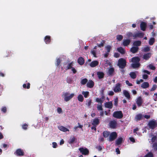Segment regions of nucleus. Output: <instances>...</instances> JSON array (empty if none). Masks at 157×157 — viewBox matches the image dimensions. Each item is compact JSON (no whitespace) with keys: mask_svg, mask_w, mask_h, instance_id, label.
<instances>
[{"mask_svg":"<svg viewBox=\"0 0 157 157\" xmlns=\"http://www.w3.org/2000/svg\"><path fill=\"white\" fill-rule=\"evenodd\" d=\"M153 154L150 152L148 153L147 154L145 155L144 157H153Z\"/></svg>","mask_w":157,"mask_h":157,"instance_id":"79ce46f5","label":"nucleus"},{"mask_svg":"<svg viewBox=\"0 0 157 157\" xmlns=\"http://www.w3.org/2000/svg\"><path fill=\"white\" fill-rule=\"evenodd\" d=\"M133 34L131 32H128L126 34V36L128 38H130L132 36H133Z\"/></svg>","mask_w":157,"mask_h":157,"instance_id":"de8ad7c7","label":"nucleus"},{"mask_svg":"<svg viewBox=\"0 0 157 157\" xmlns=\"http://www.w3.org/2000/svg\"><path fill=\"white\" fill-rule=\"evenodd\" d=\"M91 52L94 57H96V52L94 50H91Z\"/></svg>","mask_w":157,"mask_h":157,"instance_id":"6e6d98bb","label":"nucleus"},{"mask_svg":"<svg viewBox=\"0 0 157 157\" xmlns=\"http://www.w3.org/2000/svg\"><path fill=\"white\" fill-rule=\"evenodd\" d=\"M78 126H75L73 128L74 131L75 132H77L78 131V128L82 129L83 125L80 124L79 123H78Z\"/></svg>","mask_w":157,"mask_h":157,"instance_id":"b1692460","label":"nucleus"},{"mask_svg":"<svg viewBox=\"0 0 157 157\" xmlns=\"http://www.w3.org/2000/svg\"><path fill=\"white\" fill-rule=\"evenodd\" d=\"M97 109L98 110H102V108L101 105H98L97 106Z\"/></svg>","mask_w":157,"mask_h":157,"instance_id":"864d4df0","label":"nucleus"},{"mask_svg":"<svg viewBox=\"0 0 157 157\" xmlns=\"http://www.w3.org/2000/svg\"><path fill=\"white\" fill-rule=\"evenodd\" d=\"M99 123V120L98 118H95L93 120L92 124L96 126Z\"/></svg>","mask_w":157,"mask_h":157,"instance_id":"c756f323","label":"nucleus"},{"mask_svg":"<svg viewBox=\"0 0 157 157\" xmlns=\"http://www.w3.org/2000/svg\"><path fill=\"white\" fill-rule=\"evenodd\" d=\"M149 68L152 70H155V67L152 64H150L149 65Z\"/></svg>","mask_w":157,"mask_h":157,"instance_id":"603ef678","label":"nucleus"},{"mask_svg":"<svg viewBox=\"0 0 157 157\" xmlns=\"http://www.w3.org/2000/svg\"><path fill=\"white\" fill-rule=\"evenodd\" d=\"M155 41V38L153 37H151L150 39V40H149V44L150 45H152L153 44Z\"/></svg>","mask_w":157,"mask_h":157,"instance_id":"f704fd0d","label":"nucleus"},{"mask_svg":"<svg viewBox=\"0 0 157 157\" xmlns=\"http://www.w3.org/2000/svg\"><path fill=\"white\" fill-rule=\"evenodd\" d=\"M150 48L149 47L147 46L144 48V49H142V51L145 52H147L150 51Z\"/></svg>","mask_w":157,"mask_h":157,"instance_id":"ea45409f","label":"nucleus"},{"mask_svg":"<svg viewBox=\"0 0 157 157\" xmlns=\"http://www.w3.org/2000/svg\"><path fill=\"white\" fill-rule=\"evenodd\" d=\"M140 66V64L139 63H133L131 64V66L133 68H138Z\"/></svg>","mask_w":157,"mask_h":157,"instance_id":"7c9ffc66","label":"nucleus"},{"mask_svg":"<svg viewBox=\"0 0 157 157\" xmlns=\"http://www.w3.org/2000/svg\"><path fill=\"white\" fill-rule=\"evenodd\" d=\"M86 85L87 87L89 88H92L94 86V82L91 80H89L87 83Z\"/></svg>","mask_w":157,"mask_h":157,"instance_id":"f3484780","label":"nucleus"},{"mask_svg":"<svg viewBox=\"0 0 157 157\" xmlns=\"http://www.w3.org/2000/svg\"><path fill=\"white\" fill-rule=\"evenodd\" d=\"M88 82V79L86 78H84L82 79L80 82L81 84L82 85H84L87 83Z\"/></svg>","mask_w":157,"mask_h":157,"instance_id":"c9c22d12","label":"nucleus"},{"mask_svg":"<svg viewBox=\"0 0 157 157\" xmlns=\"http://www.w3.org/2000/svg\"><path fill=\"white\" fill-rule=\"evenodd\" d=\"M63 95L64 98H72L74 97V94L73 93L70 94L69 93L66 92L64 93Z\"/></svg>","mask_w":157,"mask_h":157,"instance_id":"0eeeda50","label":"nucleus"},{"mask_svg":"<svg viewBox=\"0 0 157 157\" xmlns=\"http://www.w3.org/2000/svg\"><path fill=\"white\" fill-rule=\"evenodd\" d=\"M91 100H89L87 102V103H86V104L88 106H90L91 105Z\"/></svg>","mask_w":157,"mask_h":157,"instance_id":"338daca9","label":"nucleus"},{"mask_svg":"<svg viewBox=\"0 0 157 157\" xmlns=\"http://www.w3.org/2000/svg\"><path fill=\"white\" fill-rule=\"evenodd\" d=\"M106 50L107 51V52L109 53L111 49V47L110 45H107L105 47Z\"/></svg>","mask_w":157,"mask_h":157,"instance_id":"a19ab883","label":"nucleus"},{"mask_svg":"<svg viewBox=\"0 0 157 157\" xmlns=\"http://www.w3.org/2000/svg\"><path fill=\"white\" fill-rule=\"evenodd\" d=\"M114 93L113 91H109L108 92V94L110 96H113L114 95Z\"/></svg>","mask_w":157,"mask_h":157,"instance_id":"5fc2aeb1","label":"nucleus"},{"mask_svg":"<svg viewBox=\"0 0 157 157\" xmlns=\"http://www.w3.org/2000/svg\"><path fill=\"white\" fill-rule=\"evenodd\" d=\"M73 62L69 63L66 68V70H67L72 68L73 67L72 66H73Z\"/></svg>","mask_w":157,"mask_h":157,"instance_id":"473e14b6","label":"nucleus"},{"mask_svg":"<svg viewBox=\"0 0 157 157\" xmlns=\"http://www.w3.org/2000/svg\"><path fill=\"white\" fill-rule=\"evenodd\" d=\"M77 62L80 65H82L85 63V59L83 58L80 56L78 59Z\"/></svg>","mask_w":157,"mask_h":157,"instance_id":"6e6552de","label":"nucleus"},{"mask_svg":"<svg viewBox=\"0 0 157 157\" xmlns=\"http://www.w3.org/2000/svg\"><path fill=\"white\" fill-rule=\"evenodd\" d=\"M114 72V69L113 67L110 68L108 70L107 75L109 76H112Z\"/></svg>","mask_w":157,"mask_h":157,"instance_id":"f8f14e48","label":"nucleus"},{"mask_svg":"<svg viewBox=\"0 0 157 157\" xmlns=\"http://www.w3.org/2000/svg\"><path fill=\"white\" fill-rule=\"evenodd\" d=\"M117 50L118 52L122 54H124L125 53V50L122 47H120L117 48Z\"/></svg>","mask_w":157,"mask_h":157,"instance_id":"c85d7f7f","label":"nucleus"},{"mask_svg":"<svg viewBox=\"0 0 157 157\" xmlns=\"http://www.w3.org/2000/svg\"><path fill=\"white\" fill-rule=\"evenodd\" d=\"M104 90H102L101 91V95L102 96L101 98H105V96L104 94Z\"/></svg>","mask_w":157,"mask_h":157,"instance_id":"4d7b16f0","label":"nucleus"},{"mask_svg":"<svg viewBox=\"0 0 157 157\" xmlns=\"http://www.w3.org/2000/svg\"><path fill=\"white\" fill-rule=\"evenodd\" d=\"M131 42L130 39H126L123 40L122 43L123 45L124 46H127Z\"/></svg>","mask_w":157,"mask_h":157,"instance_id":"ddd939ff","label":"nucleus"},{"mask_svg":"<svg viewBox=\"0 0 157 157\" xmlns=\"http://www.w3.org/2000/svg\"><path fill=\"white\" fill-rule=\"evenodd\" d=\"M123 141V138L121 137H120L118 138L116 141V144L117 145H119L121 144Z\"/></svg>","mask_w":157,"mask_h":157,"instance_id":"cd10ccee","label":"nucleus"},{"mask_svg":"<svg viewBox=\"0 0 157 157\" xmlns=\"http://www.w3.org/2000/svg\"><path fill=\"white\" fill-rule=\"evenodd\" d=\"M30 83H27V86H26V84H24L23 85V87L24 88L29 89L30 88Z\"/></svg>","mask_w":157,"mask_h":157,"instance_id":"58836bf2","label":"nucleus"},{"mask_svg":"<svg viewBox=\"0 0 157 157\" xmlns=\"http://www.w3.org/2000/svg\"><path fill=\"white\" fill-rule=\"evenodd\" d=\"M117 65L119 68L124 69L127 65L126 60L123 58H120L117 61Z\"/></svg>","mask_w":157,"mask_h":157,"instance_id":"f257e3e1","label":"nucleus"},{"mask_svg":"<svg viewBox=\"0 0 157 157\" xmlns=\"http://www.w3.org/2000/svg\"><path fill=\"white\" fill-rule=\"evenodd\" d=\"M105 107L111 109L113 107L112 103L111 102H107L105 104Z\"/></svg>","mask_w":157,"mask_h":157,"instance_id":"4be33fe9","label":"nucleus"},{"mask_svg":"<svg viewBox=\"0 0 157 157\" xmlns=\"http://www.w3.org/2000/svg\"><path fill=\"white\" fill-rule=\"evenodd\" d=\"M149 86V84L148 82H144L141 85V87L144 89H146Z\"/></svg>","mask_w":157,"mask_h":157,"instance_id":"412c9836","label":"nucleus"},{"mask_svg":"<svg viewBox=\"0 0 157 157\" xmlns=\"http://www.w3.org/2000/svg\"><path fill=\"white\" fill-rule=\"evenodd\" d=\"M147 125L150 128L153 129L157 126V122L156 120L152 119L149 121Z\"/></svg>","mask_w":157,"mask_h":157,"instance_id":"f03ea898","label":"nucleus"},{"mask_svg":"<svg viewBox=\"0 0 157 157\" xmlns=\"http://www.w3.org/2000/svg\"><path fill=\"white\" fill-rule=\"evenodd\" d=\"M143 102L142 99H137L136 101V103L137 105L139 106H140Z\"/></svg>","mask_w":157,"mask_h":157,"instance_id":"e433bc0d","label":"nucleus"},{"mask_svg":"<svg viewBox=\"0 0 157 157\" xmlns=\"http://www.w3.org/2000/svg\"><path fill=\"white\" fill-rule=\"evenodd\" d=\"M144 118V115L140 113L136 115L135 119L136 121H138Z\"/></svg>","mask_w":157,"mask_h":157,"instance_id":"1a4fd4ad","label":"nucleus"},{"mask_svg":"<svg viewBox=\"0 0 157 157\" xmlns=\"http://www.w3.org/2000/svg\"><path fill=\"white\" fill-rule=\"evenodd\" d=\"M79 151L83 155H87L89 153L88 150L86 148L81 147L79 149Z\"/></svg>","mask_w":157,"mask_h":157,"instance_id":"423d86ee","label":"nucleus"},{"mask_svg":"<svg viewBox=\"0 0 157 157\" xmlns=\"http://www.w3.org/2000/svg\"><path fill=\"white\" fill-rule=\"evenodd\" d=\"M57 111L59 113H60L62 112V109L60 108H58L57 109Z\"/></svg>","mask_w":157,"mask_h":157,"instance_id":"680f3d73","label":"nucleus"},{"mask_svg":"<svg viewBox=\"0 0 157 157\" xmlns=\"http://www.w3.org/2000/svg\"><path fill=\"white\" fill-rule=\"evenodd\" d=\"M61 62V60L59 58L57 59L56 61V65L57 67L59 65Z\"/></svg>","mask_w":157,"mask_h":157,"instance_id":"49530a36","label":"nucleus"},{"mask_svg":"<svg viewBox=\"0 0 157 157\" xmlns=\"http://www.w3.org/2000/svg\"><path fill=\"white\" fill-rule=\"evenodd\" d=\"M58 128L60 130L63 132H65L67 131H69V130L68 128L62 126H59Z\"/></svg>","mask_w":157,"mask_h":157,"instance_id":"aec40b11","label":"nucleus"},{"mask_svg":"<svg viewBox=\"0 0 157 157\" xmlns=\"http://www.w3.org/2000/svg\"><path fill=\"white\" fill-rule=\"evenodd\" d=\"M125 82L126 84H127L128 86H132V83H130L128 81L126 80Z\"/></svg>","mask_w":157,"mask_h":157,"instance_id":"e2e57ef3","label":"nucleus"},{"mask_svg":"<svg viewBox=\"0 0 157 157\" xmlns=\"http://www.w3.org/2000/svg\"><path fill=\"white\" fill-rule=\"evenodd\" d=\"M151 53H147L144 55L143 59L146 60H148L151 57Z\"/></svg>","mask_w":157,"mask_h":157,"instance_id":"a211bd4d","label":"nucleus"},{"mask_svg":"<svg viewBox=\"0 0 157 157\" xmlns=\"http://www.w3.org/2000/svg\"><path fill=\"white\" fill-rule=\"evenodd\" d=\"M121 84L120 83H117L113 89V91L116 93L120 92L121 90Z\"/></svg>","mask_w":157,"mask_h":157,"instance_id":"20e7f679","label":"nucleus"},{"mask_svg":"<svg viewBox=\"0 0 157 157\" xmlns=\"http://www.w3.org/2000/svg\"><path fill=\"white\" fill-rule=\"evenodd\" d=\"M139 49V48L138 47H132L130 49V52L134 54L138 52Z\"/></svg>","mask_w":157,"mask_h":157,"instance_id":"4468645a","label":"nucleus"},{"mask_svg":"<svg viewBox=\"0 0 157 157\" xmlns=\"http://www.w3.org/2000/svg\"><path fill=\"white\" fill-rule=\"evenodd\" d=\"M71 70L74 74H75L77 72V71L75 69V68L73 67L72 68Z\"/></svg>","mask_w":157,"mask_h":157,"instance_id":"69168bd1","label":"nucleus"},{"mask_svg":"<svg viewBox=\"0 0 157 157\" xmlns=\"http://www.w3.org/2000/svg\"><path fill=\"white\" fill-rule=\"evenodd\" d=\"M16 153L17 155L18 156H22L24 155V152L21 149H20L16 150Z\"/></svg>","mask_w":157,"mask_h":157,"instance_id":"5701e85b","label":"nucleus"},{"mask_svg":"<svg viewBox=\"0 0 157 157\" xmlns=\"http://www.w3.org/2000/svg\"><path fill=\"white\" fill-rule=\"evenodd\" d=\"M123 38V36L121 35L117 36V39L119 41H121Z\"/></svg>","mask_w":157,"mask_h":157,"instance_id":"37998d69","label":"nucleus"},{"mask_svg":"<svg viewBox=\"0 0 157 157\" xmlns=\"http://www.w3.org/2000/svg\"><path fill=\"white\" fill-rule=\"evenodd\" d=\"M123 93L125 96L127 98H130V96L129 93L126 90L123 91Z\"/></svg>","mask_w":157,"mask_h":157,"instance_id":"bb28decb","label":"nucleus"},{"mask_svg":"<svg viewBox=\"0 0 157 157\" xmlns=\"http://www.w3.org/2000/svg\"><path fill=\"white\" fill-rule=\"evenodd\" d=\"M82 94L84 95V97L85 98H87L89 94L88 91H83Z\"/></svg>","mask_w":157,"mask_h":157,"instance_id":"a18cd8bd","label":"nucleus"},{"mask_svg":"<svg viewBox=\"0 0 157 157\" xmlns=\"http://www.w3.org/2000/svg\"><path fill=\"white\" fill-rule=\"evenodd\" d=\"M138 37L140 38H143L144 35V33H138Z\"/></svg>","mask_w":157,"mask_h":157,"instance_id":"8fccbe9b","label":"nucleus"},{"mask_svg":"<svg viewBox=\"0 0 157 157\" xmlns=\"http://www.w3.org/2000/svg\"><path fill=\"white\" fill-rule=\"evenodd\" d=\"M28 125L27 124H25L22 126V128L23 129H26L27 128Z\"/></svg>","mask_w":157,"mask_h":157,"instance_id":"774afa93","label":"nucleus"},{"mask_svg":"<svg viewBox=\"0 0 157 157\" xmlns=\"http://www.w3.org/2000/svg\"><path fill=\"white\" fill-rule=\"evenodd\" d=\"M143 78L144 79H146L148 78V76L146 74H144L143 75Z\"/></svg>","mask_w":157,"mask_h":157,"instance_id":"bf43d9fd","label":"nucleus"},{"mask_svg":"<svg viewBox=\"0 0 157 157\" xmlns=\"http://www.w3.org/2000/svg\"><path fill=\"white\" fill-rule=\"evenodd\" d=\"M44 41L46 44H49L51 42V36H46L44 37Z\"/></svg>","mask_w":157,"mask_h":157,"instance_id":"9b49d317","label":"nucleus"},{"mask_svg":"<svg viewBox=\"0 0 157 157\" xmlns=\"http://www.w3.org/2000/svg\"><path fill=\"white\" fill-rule=\"evenodd\" d=\"M66 81L69 84L72 83L73 82L72 78L70 77H67V78Z\"/></svg>","mask_w":157,"mask_h":157,"instance_id":"72a5a7b5","label":"nucleus"},{"mask_svg":"<svg viewBox=\"0 0 157 157\" xmlns=\"http://www.w3.org/2000/svg\"><path fill=\"white\" fill-rule=\"evenodd\" d=\"M141 44V42L140 40L135 41L133 42V45L136 47L140 46Z\"/></svg>","mask_w":157,"mask_h":157,"instance_id":"393cba45","label":"nucleus"},{"mask_svg":"<svg viewBox=\"0 0 157 157\" xmlns=\"http://www.w3.org/2000/svg\"><path fill=\"white\" fill-rule=\"evenodd\" d=\"M53 147L54 148L56 147L57 146V143L56 142H53L52 143Z\"/></svg>","mask_w":157,"mask_h":157,"instance_id":"0e129e2a","label":"nucleus"},{"mask_svg":"<svg viewBox=\"0 0 157 157\" xmlns=\"http://www.w3.org/2000/svg\"><path fill=\"white\" fill-rule=\"evenodd\" d=\"M146 23L144 22H141L140 24V27L141 29L143 31H145L146 30Z\"/></svg>","mask_w":157,"mask_h":157,"instance_id":"9d476101","label":"nucleus"},{"mask_svg":"<svg viewBox=\"0 0 157 157\" xmlns=\"http://www.w3.org/2000/svg\"><path fill=\"white\" fill-rule=\"evenodd\" d=\"M109 135V132L107 131L104 132L103 133V135L105 137H108Z\"/></svg>","mask_w":157,"mask_h":157,"instance_id":"c03bdc74","label":"nucleus"},{"mask_svg":"<svg viewBox=\"0 0 157 157\" xmlns=\"http://www.w3.org/2000/svg\"><path fill=\"white\" fill-rule=\"evenodd\" d=\"M140 61V59L138 57H134L132 59V61L134 63H139Z\"/></svg>","mask_w":157,"mask_h":157,"instance_id":"6ab92c4d","label":"nucleus"},{"mask_svg":"<svg viewBox=\"0 0 157 157\" xmlns=\"http://www.w3.org/2000/svg\"><path fill=\"white\" fill-rule=\"evenodd\" d=\"M96 101L100 103L101 104L102 102L103 101L101 99H96Z\"/></svg>","mask_w":157,"mask_h":157,"instance_id":"13d9d810","label":"nucleus"},{"mask_svg":"<svg viewBox=\"0 0 157 157\" xmlns=\"http://www.w3.org/2000/svg\"><path fill=\"white\" fill-rule=\"evenodd\" d=\"M97 75L99 79H101L104 78V74L102 72H98L97 73Z\"/></svg>","mask_w":157,"mask_h":157,"instance_id":"a878e982","label":"nucleus"},{"mask_svg":"<svg viewBox=\"0 0 157 157\" xmlns=\"http://www.w3.org/2000/svg\"><path fill=\"white\" fill-rule=\"evenodd\" d=\"M153 148L154 150L156 151L157 150V144L156 143H154L152 145Z\"/></svg>","mask_w":157,"mask_h":157,"instance_id":"3c124183","label":"nucleus"},{"mask_svg":"<svg viewBox=\"0 0 157 157\" xmlns=\"http://www.w3.org/2000/svg\"><path fill=\"white\" fill-rule=\"evenodd\" d=\"M157 87V85L155 84L153 85L152 86V87L150 90V91H153L155 90Z\"/></svg>","mask_w":157,"mask_h":157,"instance_id":"09e8293b","label":"nucleus"},{"mask_svg":"<svg viewBox=\"0 0 157 157\" xmlns=\"http://www.w3.org/2000/svg\"><path fill=\"white\" fill-rule=\"evenodd\" d=\"M99 62L97 60H94L92 61L90 64V66L93 67H96L98 65Z\"/></svg>","mask_w":157,"mask_h":157,"instance_id":"dca6fc26","label":"nucleus"},{"mask_svg":"<svg viewBox=\"0 0 157 157\" xmlns=\"http://www.w3.org/2000/svg\"><path fill=\"white\" fill-rule=\"evenodd\" d=\"M113 116L118 119H121L123 117V114L121 111L114 112L113 114Z\"/></svg>","mask_w":157,"mask_h":157,"instance_id":"7ed1b4c3","label":"nucleus"},{"mask_svg":"<svg viewBox=\"0 0 157 157\" xmlns=\"http://www.w3.org/2000/svg\"><path fill=\"white\" fill-rule=\"evenodd\" d=\"M117 136V134L115 132H112L109 135V140L112 141L115 140Z\"/></svg>","mask_w":157,"mask_h":157,"instance_id":"39448f33","label":"nucleus"},{"mask_svg":"<svg viewBox=\"0 0 157 157\" xmlns=\"http://www.w3.org/2000/svg\"><path fill=\"white\" fill-rule=\"evenodd\" d=\"M120 56V54L118 53H115L114 54V57L116 58H118Z\"/></svg>","mask_w":157,"mask_h":157,"instance_id":"052dcab7","label":"nucleus"},{"mask_svg":"<svg viewBox=\"0 0 157 157\" xmlns=\"http://www.w3.org/2000/svg\"><path fill=\"white\" fill-rule=\"evenodd\" d=\"M105 43V40H102L100 44H99L97 43V46L100 48H101L102 47H103L104 46V44Z\"/></svg>","mask_w":157,"mask_h":157,"instance_id":"4c0bfd02","label":"nucleus"},{"mask_svg":"<svg viewBox=\"0 0 157 157\" xmlns=\"http://www.w3.org/2000/svg\"><path fill=\"white\" fill-rule=\"evenodd\" d=\"M129 75L130 77L132 79H135L136 78V75L135 72H132L130 73Z\"/></svg>","mask_w":157,"mask_h":157,"instance_id":"2f4dec72","label":"nucleus"},{"mask_svg":"<svg viewBox=\"0 0 157 157\" xmlns=\"http://www.w3.org/2000/svg\"><path fill=\"white\" fill-rule=\"evenodd\" d=\"M109 126L112 128H115L117 126V122L115 121H111L109 123Z\"/></svg>","mask_w":157,"mask_h":157,"instance_id":"2eb2a0df","label":"nucleus"}]
</instances>
